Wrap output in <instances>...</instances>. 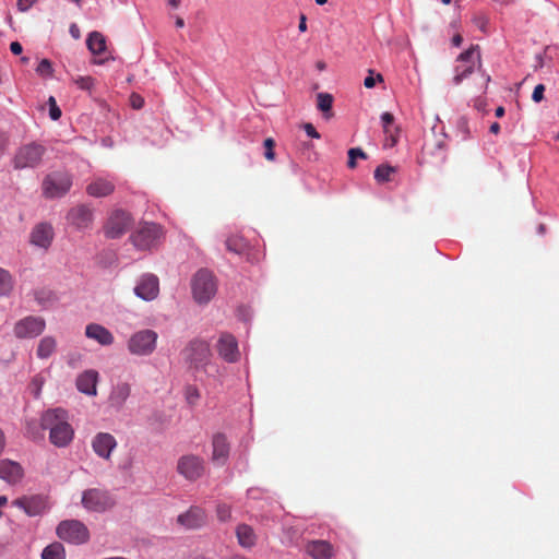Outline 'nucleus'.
Wrapping results in <instances>:
<instances>
[{"label":"nucleus","mask_w":559,"mask_h":559,"mask_svg":"<svg viewBox=\"0 0 559 559\" xmlns=\"http://www.w3.org/2000/svg\"><path fill=\"white\" fill-rule=\"evenodd\" d=\"M10 50L13 55H21L23 51V47L19 41H12L10 44Z\"/></svg>","instance_id":"nucleus-51"},{"label":"nucleus","mask_w":559,"mask_h":559,"mask_svg":"<svg viewBox=\"0 0 559 559\" xmlns=\"http://www.w3.org/2000/svg\"><path fill=\"white\" fill-rule=\"evenodd\" d=\"M217 518L222 522H227L231 518V509L229 506L222 503L216 508Z\"/></svg>","instance_id":"nucleus-43"},{"label":"nucleus","mask_w":559,"mask_h":559,"mask_svg":"<svg viewBox=\"0 0 559 559\" xmlns=\"http://www.w3.org/2000/svg\"><path fill=\"white\" fill-rule=\"evenodd\" d=\"M334 556L333 546L325 540H317V559H331Z\"/></svg>","instance_id":"nucleus-39"},{"label":"nucleus","mask_w":559,"mask_h":559,"mask_svg":"<svg viewBox=\"0 0 559 559\" xmlns=\"http://www.w3.org/2000/svg\"><path fill=\"white\" fill-rule=\"evenodd\" d=\"M58 537L73 545H81L90 539L88 528L79 520H64L57 526Z\"/></svg>","instance_id":"nucleus-7"},{"label":"nucleus","mask_w":559,"mask_h":559,"mask_svg":"<svg viewBox=\"0 0 559 559\" xmlns=\"http://www.w3.org/2000/svg\"><path fill=\"white\" fill-rule=\"evenodd\" d=\"M236 536L242 548H252L257 543L254 530L248 524H239L236 527Z\"/></svg>","instance_id":"nucleus-28"},{"label":"nucleus","mask_w":559,"mask_h":559,"mask_svg":"<svg viewBox=\"0 0 559 559\" xmlns=\"http://www.w3.org/2000/svg\"><path fill=\"white\" fill-rule=\"evenodd\" d=\"M5 447V437L3 431L0 429V454L3 452Z\"/></svg>","instance_id":"nucleus-57"},{"label":"nucleus","mask_w":559,"mask_h":559,"mask_svg":"<svg viewBox=\"0 0 559 559\" xmlns=\"http://www.w3.org/2000/svg\"><path fill=\"white\" fill-rule=\"evenodd\" d=\"M298 28H299L300 32H305L307 29V23H306V16L305 15L300 16Z\"/></svg>","instance_id":"nucleus-56"},{"label":"nucleus","mask_w":559,"mask_h":559,"mask_svg":"<svg viewBox=\"0 0 559 559\" xmlns=\"http://www.w3.org/2000/svg\"><path fill=\"white\" fill-rule=\"evenodd\" d=\"M131 386L127 382L117 383L109 395L108 402L109 405L116 409H121L124 405L126 401L130 396Z\"/></svg>","instance_id":"nucleus-25"},{"label":"nucleus","mask_w":559,"mask_h":559,"mask_svg":"<svg viewBox=\"0 0 559 559\" xmlns=\"http://www.w3.org/2000/svg\"><path fill=\"white\" fill-rule=\"evenodd\" d=\"M158 335L153 330H141L135 332L128 341V349L136 356H148L155 348Z\"/></svg>","instance_id":"nucleus-9"},{"label":"nucleus","mask_w":559,"mask_h":559,"mask_svg":"<svg viewBox=\"0 0 559 559\" xmlns=\"http://www.w3.org/2000/svg\"><path fill=\"white\" fill-rule=\"evenodd\" d=\"M474 23L480 31L486 32L488 20L484 15L474 17Z\"/></svg>","instance_id":"nucleus-50"},{"label":"nucleus","mask_w":559,"mask_h":559,"mask_svg":"<svg viewBox=\"0 0 559 559\" xmlns=\"http://www.w3.org/2000/svg\"><path fill=\"white\" fill-rule=\"evenodd\" d=\"M538 234L544 235L546 231V227L544 224H540L537 228Z\"/></svg>","instance_id":"nucleus-64"},{"label":"nucleus","mask_w":559,"mask_h":559,"mask_svg":"<svg viewBox=\"0 0 559 559\" xmlns=\"http://www.w3.org/2000/svg\"><path fill=\"white\" fill-rule=\"evenodd\" d=\"M40 425L49 430V441L57 448H64L71 443L74 430L69 423V416L63 408H52L43 413Z\"/></svg>","instance_id":"nucleus-1"},{"label":"nucleus","mask_w":559,"mask_h":559,"mask_svg":"<svg viewBox=\"0 0 559 559\" xmlns=\"http://www.w3.org/2000/svg\"><path fill=\"white\" fill-rule=\"evenodd\" d=\"M36 2V0H17V9L22 12H25L27 11L34 3Z\"/></svg>","instance_id":"nucleus-49"},{"label":"nucleus","mask_w":559,"mask_h":559,"mask_svg":"<svg viewBox=\"0 0 559 559\" xmlns=\"http://www.w3.org/2000/svg\"><path fill=\"white\" fill-rule=\"evenodd\" d=\"M544 93H545V86L543 84H537L534 87V91H533V94H532V99L535 103L542 102L544 99Z\"/></svg>","instance_id":"nucleus-47"},{"label":"nucleus","mask_w":559,"mask_h":559,"mask_svg":"<svg viewBox=\"0 0 559 559\" xmlns=\"http://www.w3.org/2000/svg\"><path fill=\"white\" fill-rule=\"evenodd\" d=\"M199 397H200V393L195 386H193V385L187 386L186 399L189 404H191V405L195 404V402L199 400Z\"/></svg>","instance_id":"nucleus-46"},{"label":"nucleus","mask_w":559,"mask_h":559,"mask_svg":"<svg viewBox=\"0 0 559 559\" xmlns=\"http://www.w3.org/2000/svg\"><path fill=\"white\" fill-rule=\"evenodd\" d=\"M131 225L130 215L121 210L115 211L105 225V235L107 238L116 239L121 237Z\"/></svg>","instance_id":"nucleus-13"},{"label":"nucleus","mask_w":559,"mask_h":559,"mask_svg":"<svg viewBox=\"0 0 559 559\" xmlns=\"http://www.w3.org/2000/svg\"><path fill=\"white\" fill-rule=\"evenodd\" d=\"M36 72L40 76H51L53 72L51 62L48 59H43L38 63Z\"/></svg>","instance_id":"nucleus-42"},{"label":"nucleus","mask_w":559,"mask_h":559,"mask_svg":"<svg viewBox=\"0 0 559 559\" xmlns=\"http://www.w3.org/2000/svg\"><path fill=\"white\" fill-rule=\"evenodd\" d=\"M163 236L162 226L155 223H144L131 236V240L138 249L150 250L160 242Z\"/></svg>","instance_id":"nucleus-8"},{"label":"nucleus","mask_w":559,"mask_h":559,"mask_svg":"<svg viewBox=\"0 0 559 559\" xmlns=\"http://www.w3.org/2000/svg\"><path fill=\"white\" fill-rule=\"evenodd\" d=\"M263 146L265 150L264 157L267 160H271V162L274 160L275 159V152H274L275 141L272 138H267L264 140Z\"/></svg>","instance_id":"nucleus-44"},{"label":"nucleus","mask_w":559,"mask_h":559,"mask_svg":"<svg viewBox=\"0 0 559 559\" xmlns=\"http://www.w3.org/2000/svg\"><path fill=\"white\" fill-rule=\"evenodd\" d=\"M394 173V167L388 164H381L374 169L373 177L379 183H384L391 180V176Z\"/></svg>","instance_id":"nucleus-38"},{"label":"nucleus","mask_w":559,"mask_h":559,"mask_svg":"<svg viewBox=\"0 0 559 559\" xmlns=\"http://www.w3.org/2000/svg\"><path fill=\"white\" fill-rule=\"evenodd\" d=\"M70 32L71 34L74 36V37H79V28L76 27L75 24L71 25L70 27Z\"/></svg>","instance_id":"nucleus-61"},{"label":"nucleus","mask_w":559,"mask_h":559,"mask_svg":"<svg viewBox=\"0 0 559 559\" xmlns=\"http://www.w3.org/2000/svg\"><path fill=\"white\" fill-rule=\"evenodd\" d=\"M212 460L218 464H224L229 455V443L223 433H216L213 437Z\"/></svg>","instance_id":"nucleus-26"},{"label":"nucleus","mask_w":559,"mask_h":559,"mask_svg":"<svg viewBox=\"0 0 559 559\" xmlns=\"http://www.w3.org/2000/svg\"><path fill=\"white\" fill-rule=\"evenodd\" d=\"M489 130H490L491 133L497 134L500 131V124L498 122H493V123H491Z\"/></svg>","instance_id":"nucleus-59"},{"label":"nucleus","mask_w":559,"mask_h":559,"mask_svg":"<svg viewBox=\"0 0 559 559\" xmlns=\"http://www.w3.org/2000/svg\"><path fill=\"white\" fill-rule=\"evenodd\" d=\"M82 504L88 511L105 512L106 510L114 507L115 501L108 491L98 488H92L83 492Z\"/></svg>","instance_id":"nucleus-11"},{"label":"nucleus","mask_w":559,"mask_h":559,"mask_svg":"<svg viewBox=\"0 0 559 559\" xmlns=\"http://www.w3.org/2000/svg\"><path fill=\"white\" fill-rule=\"evenodd\" d=\"M216 348L218 355L227 362H236L239 360L240 353L236 338L228 333L221 334Z\"/></svg>","instance_id":"nucleus-17"},{"label":"nucleus","mask_w":559,"mask_h":559,"mask_svg":"<svg viewBox=\"0 0 559 559\" xmlns=\"http://www.w3.org/2000/svg\"><path fill=\"white\" fill-rule=\"evenodd\" d=\"M43 559H66L64 547L60 543H52L44 548Z\"/></svg>","instance_id":"nucleus-35"},{"label":"nucleus","mask_w":559,"mask_h":559,"mask_svg":"<svg viewBox=\"0 0 559 559\" xmlns=\"http://www.w3.org/2000/svg\"><path fill=\"white\" fill-rule=\"evenodd\" d=\"M46 147L39 143L31 142L21 146L13 158L15 169L35 168L40 165Z\"/></svg>","instance_id":"nucleus-6"},{"label":"nucleus","mask_w":559,"mask_h":559,"mask_svg":"<svg viewBox=\"0 0 559 559\" xmlns=\"http://www.w3.org/2000/svg\"><path fill=\"white\" fill-rule=\"evenodd\" d=\"M67 221L79 230L87 229L93 223V209L85 204L76 205L68 212Z\"/></svg>","instance_id":"nucleus-14"},{"label":"nucleus","mask_w":559,"mask_h":559,"mask_svg":"<svg viewBox=\"0 0 559 559\" xmlns=\"http://www.w3.org/2000/svg\"><path fill=\"white\" fill-rule=\"evenodd\" d=\"M205 471V462L194 454H186L177 462V472L186 479L194 481L202 477Z\"/></svg>","instance_id":"nucleus-12"},{"label":"nucleus","mask_w":559,"mask_h":559,"mask_svg":"<svg viewBox=\"0 0 559 559\" xmlns=\"http://www.w3.org/2000/svg\"><path fill=\"white\" fill-rule=\"evenodd\" d=\"M504 112H506L504 107H503V106H498V107L496 108V110H495V116H496L497 118H501V117H503V116H504Z\"/></svg>","instance_id":"nucleus-58"},{"label":"nucleus","mask_w":559,"mask_h":559,"mask_svg":"<svg viewBox=\"0 0 559 559\" xmlns=\"http://www.w3.org/2000/svg\"><path fill=\"white\" fill-rule=\"evenodd\" d=\"M53 239V229L50 224L39 223L31 233V242L39 248L47 249Z\"/></svg>","instance_id":"nucleus-20"},{"label":"nucleus","mask_w":559,"mask_h":559,"mask_svg":"<svg viewBox=\"0 0 559 559\" xmlns=\"http://www.w3.org/2000/svg\"><path fill=\"white\" fill-rule=\"evenodd\" d=\"M176 26L177 27H183L185 26V20L180 16H177L176 19Z\"/></svg>","instance_id":"nucleus-62"},{"label":"nucleus","mask_w":559,"mask_h":559,"mask_svg":"<svg viewBox=\"0 0 559 559\" xmlns=\"http://www.w3.org/2000/svg\"><path fill=\"white\" fill-rule=\"evenodd\" d=\"M226 248L228 251L234 252L236 254H247L249 258V243L248 241L238 235L230 236L226 240Z\"/></svg>","instance_id":"nucleus-32"},{"label":"nucleus","mask_w":559,"mask_h":559,"mask_svg":"<svg viewBox=\"0 0 559 559\" xmlns=\"http://www.w3.org/2000/svg\"><path fill=\"white\" fill-rule=\"evenodd\" d=\"M463 43V37L461 34H455L452 39H451V44L452 46L454 47H460Z\"/></svg>","instance_id":"nucleus-55"},{"label":"nucleus","mask_w":559,"mask_h":559,"mask_svg":"<svg viewBox=\"0 0 559 559\" xmlns=\"http://www.w3.org/2000/svg\"><path fill=\"white\" fill-rule=\"evenodd\" d=\"M14 287V281L11 273L0 267V297H7L11 294Z\"/></svg>","instance_id":"nucleus-34"},{"label":"nucleus","mask_w":559,"mask_h":559,"mask_svg":"<svg viewBox=\"0 0 559 559\" xmlns=\"http://www.w3.org/2000/svg\"><path fill=\"white\" fill-rule=\"evenodd\" d=\"M131 106L134 109H141L144 105V99L139 94H132L130 97Z\"/></svg>","instance_id":"nucleus-48"},{"label":"nucleus","mask_w":559,"mask_h":559,"mask_svg":"<svg viewBox=\"0 0 559 559\" xmlns=\"http://www.w3.org/2000/svg\"><path fill=\"white\" fill-rule=\"evenodd\" d=\"M453 84L460 85L464 80L469 78L477 69L485 80V90L491 78L483 70L480 48L478 45H471L466 50L462 51L455 59Z\"/></svg>","instance_id":"nucleus-2"},{"label":"nucleus","mask_w":559,"mask_h":559,"mask_svg":"<svg viewBox=\"0 0 559 559\" xmlns=\"http://www.w3.org/2000/svg\"><path fill=\"white\" fill-rule=\"evenodd\" d=\"M23 476L24 469L17 462L11 460L0 461V478L9 484H16L21 481Z\"/></svg>","instance_id":"nucleus-21"},{"label":"nucleus","mask_w":559,"mask_h":559,"mask_svg":"<svg viewBox=\"0 0 559 559\" xmlns=\"http://www.w3.org/2000/svg\"><path fill=\"white\" fill-rule=\"evenodd\" d=\"M56 347V338L53 336H45L38 343L36 355L40 359H47L55 353Z\"/></svg>","instance_id":"nucleus-33"},{"label":"nucleus","mask_w":559,"mask_h":559,"mask_svg":"<svg viewBox=\"0 0 559 559\" xmlns=\"http://www.w3.org/2000/svg\"><path fill=\"white\" fill-rule=\"evenodd\" d=\"M334 103V97L330 93H317V109L322 112V119L325 122L331 121L335 114L332 109Z\"/></svg>","instance_id":"nucleus-27"},{"label":"nucleus","mask_w":559,"mask_h":559,"mask_svg":"<svg viewBox=\"0 0 559 559\" xmlns=\"http://www.w3.org/2000/svg\"><path fill=\"white\" fill-rule=\"evenodd\" d=\"M71 187L72 176L64 170H56L48 174L41 183L43 194L49 199L63 197Z\"/></svg>","instance_id":"nucleus-5"},{"label":"nucleus","mask_w":559,"mask_h":559,"mask_svg":"<svg viewBox=\"0 0 559 559\" xmlns=\"http://www.w3.org/2000/svg\"><path fill=\"white\" fill-rule=\"evenodd\" d=\"M114 191V182L100 177L95 178L86 187V193L94 198H104L111 194Z\"/></svg>","instance_id":"nucleus-24"},{"label":"nucleus","mask_w":559,"mask_h":559,"mask_svg":"<svg viewBox=\"0 0 559 559\" xmlns=\"http://www.w3.org/2000/svg\"><path fill=\"white\" fill-rule=\"evenodd\" d=\"M73 82L80 90L87 92H92L95 86V79L92 76H78Z\"/></svg>","instance_id":"nucleus-40"},{"label":"nucleus","mask_w":559,"mask_h":559,"mask_svg":"<svg viewBox=\"0 0 559 559\" xmlns=\"http://www.w3.org/2000/svg\"><path fill=\"white\" fill-rule=\"evenodd\" d=\"M364 85L365 87L367 88H372L374 87L376 85V80L372 76V71H370V74L368 76L365 78L364 80Z\"/></svg>","instance_id":"nucleus-53"},{"label":"nucleus","mask_w":559,"mask_h":559,"mask_svg":"<svg viewBox=\"0 0 559 559\" xmlns=\"http://www.w3.org/2000/svg\"><path fill=\"white\" fill-rule=\"evenodd\" d=\"M380 120L383 128V132L385 134V146L393 147L397 142L396 136L393 134L391 130V127L394 122V117L391 112L384 111L381 114Z\"/></svg>","instance_id":"nucleus-30"},{"label":"nucleus","mask_w":559,"mask_h":559,"mask_svg":"<svg viewBox=\"0 0 559 559\" xmlns=\"http://www.w3.org/2000/svg\"><path fill=\"white\" fill-rule=\"evenodd\" d=\"M117 447L115 437L108 432H98L92 440L93 451L102 459L109 460Z\"/></svg>","instance_id":"nucleus-18"},{"label":"nucleus","mask_w":559,"mask_h":559,"mask_svg":"<svg viewBox=\"0 0 559 559\" xmlns=\"http://www.w3.org/2000/svg\"><path fill=\"white\" fill-rule=\"evenodd\" d=\"M559 58L558 46H547L543 52L536 53L534 69L539 70L544 67L550 66V63Z\"/></svg>","instance_id":"nucleus-29"},{"label":"nucleus","mask_w":559,"mask_h":559,"mask_svg":"<svg viewBox=\"0 0 559 559\" xmlns=\"http://www.w3.org/2000/svg\"><path fill=\"white\" fill-rule=\"evenodd\" d=\"M191 290L197 304H209L217 292V284L213 273L205 269L199 270L191 280Z\"/></svg>","instance_id":"nucleus-4"},{"label":"nucleus","mask_w":559,"mask_h":559,"mask_svg":"<svg viewBox=\"0 0 559 559\" xmlns=\"http://www.w3.org/2000/svg\"><path fill=\"white\" fill-rule=\"evenodd\" d=\"M159 293V281L154 274H144L141 276L138 285L134 287V294L143 300H154Z\"/></svg>","instance_id":"nucleus-15"},{"label":"nucleus","mask_w":559,"mask_h":559,"mask_svg":"<svg viewBox=\"0 0 559 559\" xmlns=\"http://www.w3.org/2000/svg\"><path fill=\"white\" fill-rule=\"evenodd\" d=\"M7 145H8V136L5 135V133L0 131V154L4 152Z\"/></svg>","instance_id":"nucleus-54"},{"label":"nucleus","mask_w":559,"mask_h":559,"mask_svg":"<svg viewBox=\"0 0 559 559\" xmlns=\"http://www.w3.org/2000/svg\"><path fill=\"white\" fill-rule=\"evenodd\" d=\"M85 335L103 346L111 345L115 340L112 333L108 329L97 323H90L85 329Z\"/></svg>","instance_id":"nucleus-23"},{"label":"nucleus","mask_w":559,"mask_h":559,"mask_svg":"<svg viewBox=\"0 0 559 559\" xmlns=\"http://www.w3.org/2000/svg\"><path fill=\"white\" fill-rule=\"evenodd\" d=\"M177 522L187 530H195L205 524L206 515L203 509L191 507L187 512L178 515Z\"/></svg>","instance_id":"nucleus-19"},{"label":"nucleus","mask_w":559,"mask_h":559,"mask_svg":"<svg viewBox=\"0 0 559 559\" xmlns=\"http://www.w3.org/2000/svg\"><path fill=\"white\" fill-rule=\"evenodd\" d=\"M358 158L366 159L367 158L366 153L360 147L349 148L347 166L349 168H355L356 159H358Z\"/></svg>","instance_id":"nucleus-41"},{"label":"nucleus","mask_w":559,"mask_h":559,"mask_svg":"<svg viewBox=\"0 0 559 559\" xmlns=\"http://www.w3.org/2000/svg\"><path fill=\"white\" fill-rule=\"evenodd\" d=\"M88 50L93 55H102L106 50V38L99 32H92L86 39Z\"/></svg>","instance_id":"nucleus-31"},{"label":"nucleus","mask_w":559,"mask_h":559,"mask_svg":"<svg viewBox=\"0 0 559 559\" xmlns=\"http://www.w3.org/2000/svg\"><path fill=\"white\" fill-rule=\"evenodd\" d=\"M13 504L23 509L29 516L39 515L48 509L47 497L41 495L19 498Z\"/></svg>","instance_id":"nucleus-16"},{"label":"nucleus","mask_w":559,"mask_h":559,"mask_svg":"<svg viewBox=\"0 0 559 559\" xmlns=\"http://www.w3.org/2000/svg\"><path fill=\"white\" fill-rule=\"evenodd\" d=\"M302 128L306 131V135L308 139L312 140L314 138V127L312 123H305Z\"/></svg>","instance_id":"nucleus-52"},{"label":"nucleus","mask_w":559,"mask_h":559,"mask_svg":"<svg viewBox=\"0 0 559 559\" xmlns=\"http://www.w3.org/2000/svg\"><path fill=\"white\" fill-rule=\"evenodd\" d=\"M98 372L96 370H86L76 379V388L80 392L95 396L97 394Z\"/></svg>","instance_id":"nucleus-22"},{"label":"nucleus","mask_w":559,"mask_h":559,"mask_svg":"<svg viewBox=\"0 0 559 559\" xmlns=\"http://www.w3.org/2000/svg\"><path fill=\"white\" fill-rule=\"evenodd\" d=\"M35 298L38 302H43L44 301V290H38L35 293Z\"/></svg>","instance_id":"nucleus-60"},{"label":"nucleus","mask_w":559,"mask_h":559,"mask_svg":"<svg viewBox=\"0 0 559 559\" xmlns=\"http://www.w3.org/2000/svg\"><path fill=\"white\" fill-rule=\"evenodd\" d=\"M312 140L298 136L296 143V153L300 159L310 160L312 155Z\"/></svg>","instance_id":"nucleus-36"},{"label":"nucleus","mask_w":559,"mask_h":559,"mask_svg":"<svg viewBox=\"0 0 559 559\" xmlns=\"http://www.w3.org/2000/svg\"><path fill=\"white\" fill-rule=\"evenodd\" d=\"M46 329V321L38 316H27L15 322L13 334L16 338H35Z\"/></svg>","instance_id":"nucleus-10"},{"label":"nucleus","mask_w":559,"mask_h":559,"mask_svg":"<svg viewBox=\"0 0 559 559\" xmlns=\"http://www.w3.org/2000/svg\"><path fill=\"white\" fill-rule=\"evenodd\" d=\"M168 3H169V5H171L173 8H177V7H179L180 1H179V0H168Z\"/></svg>","instance_id":"nucleus-63"},{"label":"nucleus","mask_w":559,"mask_h":559,"mask_svg":"<svg viewBox=\"0 0 559 559\" xmlns=\"http://www.w3.org/2000/svg\"><path fill=\"white\" fill-rule=\"evenodd\" d=\"M181 354L185 362L194 371L205 370L212 358L210 343L201 338L191 340Z\"/></svg>","instance_id":"nucleus-3"},{"label":"nucleus","mask_w":559,"mask_h":559,"mask_svg":"<svg viewBox=\"0 0 559 559\" xmlns=\"http://www.w3.org/2000/svg\"><path fill=\"white\" fill-rule=\"evenodd\" d=\"M26 436L31 438L32 440H41L44 439V431L46 429L43 428L40 425V420L37 421L36 419H28L26 420Z\"/></svg>","instance_id":"nucleus-37"},{"label":"nucleus","mask_w":559,"mask_h":559,"mask_svg":"<svg viewBox=\"0 0 559 559\" xmlns=\"http://www.w3.org/2000/svg\"><path fill=\"white\" fill-rule=\"evenodd\" d=\"M49 116L52 120H58L61 117V110L57 105L55 97L50 96L48 99Z\"/></svg>","instance_id":"nucleus-45"}]
</instances>
